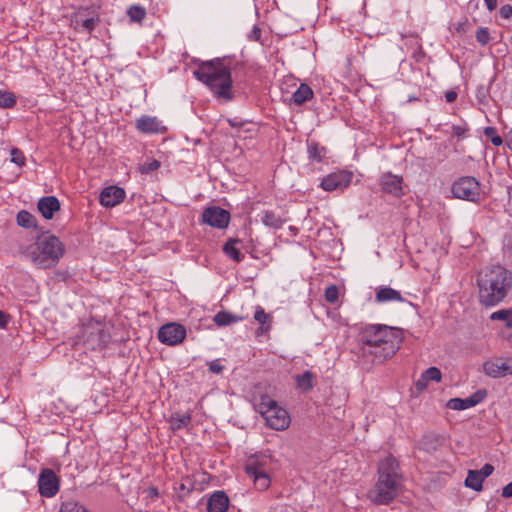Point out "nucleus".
<instances>
[{
	"label": "nucleus",
	"mask_w": 512,
	"mask_h": 512,
	"mask_svg": "<svg viewBox=\"0 0 512 512\" xmlns=\"http://www.w3.org/2000/svg\"><path fill=\"white\" fill-rule=\"evenodd\" d=\"M10 321V316L5 312L0 310V328H6Z\"/></svg>",
	"instance_id": "obj_49"
},
{
	"label": "nucleus",
	"mask_w": 512,
	"mask_h": 512,
	"mask_svg": "<svg viewBox=\"0 0 512 512\" xmlns=\"http://www.w3.org/2000/svg\"><path fill=\"white\" fill-rule=\"evenodd\" d=\"M352 180V174L347 171H337L325 176L320 183V187L325 191L342 190L349 186Z\"/></svg>",
	"instance_id": "obj_12"
},
{
	"label": "nucleus",
	"mask_w": 512,
	"mask_h": 512,
	"mask_svg": "<svg viewBox=\"0 0 512 512\" xmlns=\"http://www.w3.org/2000/svg\"><path fill=\"white\" fill-rule=\"evenodd\" d=\"M98 21L97 16L86 17L82 12H78L72 22L75 29L90 33L94 30Z\"/></svg>",
	"instance_id": "obj_22"
},
{
	"label": "nucleus",
	"mask_w": 512,
	"mask_h": 512,
	"mask_svg": "<svg viewBox=\"0 0 512 512\" xmlns=\"http://www.w3.org/2000/svg\"><path fill=\"white\" fill-rule=\"evenodd\" d=\"M489 11H492L497 6V0H484Z\"/></svg>",
	"instance_id": "obj_53"
},
{
	"label": "nucleus",
	"mask_w": 512,
	"mask_h": 512,
	"mask_svg": "<svg viewBox=\"0 0 512 512\" xmlns=\"http://www.w3.org/2000/svg\"><path fill=\"white\" fill-rule=\"evenodd\" d=\"M191 422L189 413H174L169 418V424L172 430H180L186 428Z\"/></svg>",
	"instance_id": "obj_25"
},
{
	"label": "nucleus",
	"mask_w": 512,
	"mask_h": 512,
	"mask_svg": "<svg viewBox=\"0 0 512 512\" xmlns=\"http://www.w3.org/2000/svg\"><path fill=\"white\" fill-rule=\"evenodd\" d=\"M484 373L492 378H502L507 375H512V357L504 361L499 359L488 360L483 364Z\"/></svg>",
	"instance_id": "obj_14"
},
{
	"label": "nucleus",
	"mask_w": 512,
	"mask_h": 512,
	"mask_svg": "<svg viewBox=\"0 0 512 512\" xmlns=\"http://www.w3.org/2000/svg\"><path fill=\"white\" fill-rule=\"evenodd\" d=\"M224 366L221 365L219 360H214L209 363V370L214 374H219L223 371Z\"/></svg>",
	"instance_id": "obj_46"
},
{
	"label": "nucleus",
	"mask_w": 512,
	"mask_h": 512,
	"mask_svg": "<svg viewBox=\"0 0 512 512\" xmlns=\"http://www.w3.org/2000/svg\"><path fill=\"white\" fill-rule=\"evenodd\" d=\"M85 508L77 502L68 501L61 505L60 512H82Z\"/></svg>",
	"instance_id": "obj_41"
},
{
	"label": "nucleus",
	"mask_w": 512,
	"mask_h": 512,
	"mask_svg": "<svg viewBox=\"0 0 512 512\" xmlns=\"http://www.w3.org/2000/svg\"><path fill=\"white\" fill-rule=\"evenodd\" d=\"M499 12L502 18L509 19L512 16V6L503 5Z\"/></svg>",
	"instance_id": "obj_47"
},
{
	"label": "nucleus",
	"mask_w": 512,
	"mask_h": 512,
	"mask_svg": "<svg viewBox=\"0 0 512 512\" xmlns=\"http://www.w3.org/2000/svg\"><path fill=\"white\" fill-rule=\"evenodd\" d=\"M469 130V127L466 123L463 124H454L451 126V134L457 138H464Z\"/></svg>",
	"instance_id": "obj_38"
},
{
	"label": "nucleus",
	"mask_w": 512,
	"mask_h": 512,
	"mask_svg": "<svg viewBox=\"0 0 512 512\" xmlns=\"http://www.w3.org/2000/svg\"><path fill=\"white\" fill-rule=\"evenodd\" d=\"M186 337V329L179 323H167L158 332L159 340L167 345L174 346L181 343Z\"/></svg>",
	"instance_id": "obj_11"
},
{
	"label": "nucleus",
	"mask_w": 512,
	"mask_h": 512,
	"mask_svg": "<svg viewBox=\"0 0 512 512\" xmlns=\"http://www.w3.org/2000/svg\"><path fill=\"white\" fill-rule=\"evenodd\" d=\"M484 135L490 139L494 146H500L503 143L502 138L497 134V130L494 127H486L484 129Z\"/></svg>",
	"instance_id": "obj_37"
},
{
	"label": "nucleus",
	"mask_w": 512,
	"mask_h": 512,
	"mask_svg": "<svg viewBox=\"0 0 512 512\" xmlns=\"http://www.w3.org/2000/svg\"><path fill=\"white\" fill-rule=\"evenodd\" d=\"M506 144H507L508 148L512 151V129L510 130V132L507 135Z\"/></svg>",
	"instance_id": "obj_54"
},
{
	"label": "nucleus",
	"mask_w": 512,
	"mask_h": 512,
	"mask_svg": "<svg viewBox=\"0 0 512 512\" xmlns=\"http://www.w3.org/2000/svg\"><path fill=\"white\" fill-rule=\"evenodd\" d=\"M483 479L477 473V470H469L465 479V485L474 491H481L483 488Z\"/></svg>",
	"instance_id": "obj_30"
},
{
	"label": "nucleus",
	"mask_w": 512,
	"mask_h": 512,
	"mask_svg": "<svg viewBox=\"0 0 512 512\" xmlns=\"http://www.w3.org/2000/svg\"><path fill=\"white\" fill-rule=\"evenodd\" d=\"M403 474L395 457L388 455L377 467V481L367 492V498L376 505H389L403 488Z\"/></svg>",
	"instance_id": "obj_2"
},
{
	"label": "nucleus",
	"mask_w": 512,
	"mask_h": 512,
	"mask_svg": "<svg viewBox=\"0 0 512 512\" xmlns=\"http://www.w3.org/2000/svg\"><path fill=\"white\" fill-rule=\"evenodd\" d=\"M84 343L87 349H104L109 335L102 329L100 323H88L83 327Z\"/></svg>",
	"instance_id": "obj_8"
},
{
	"label": "nucleus",
	"mask_w": 512,
	"mask_h": 512,
	"mask_svg": "<svg viewBox=\"0 0 512 512\" xmlns=\"http://www.w3.org/2000/svg\"><path fill=\"white\" fill-rule=\"evenodd\" d=\"M230 218V213L219 206L207 207L202 213L203 223L217 229L226 228Z\"/></svg>",
	"instance_id": "obj_10"
},
{
	"label": "nucleus",
	"mask_w": 512,
	"mask_h": 512,
	"mask_svg": "<svg viewBox=\"0 0 512 512\" xmlns=\"http://www.w3.org/2000/svg\"><path fill=\"white\" fill-rule=\"evenodd\" d=\"M441 380V371L437 367H429L426 369L416 381V388L420 391L424 390L429 381L439 382Z\"/></svg>",
	"instance_id": "obj_23"
},
{
	"label": "nucleus",
	"mask_w": 512,
	"mask_h": 512,
	"mask_svg": "<svg viewBox=\"0 0 512 512\" xmlns=\"http://www.w3.org/2000/svg\"><path fill=\"white\" fill-rule=\"evenodd\" d=\"M405 298L401 293L389 286H379L376 288L375 302L379 304L389 302H405Z\"/></svg>",
	"instance_id": "obj_19"
},
{
	"label": "nucleus",
	"mask_w": 512,
	"mask_h": 512,
	"mask_svg": "<svg viewBox=\"0 0 512 512\" xmlns=\"http://www.w3.org/2000/svg\"><path fill=\"white\" fill-rule=\"evenodd\" d=\"M262 222L264 225L274 229H279L283 225V220L278 215L271 211H266L264 213L262 217Z\"/></svg>",
	"instance_id": "obj_34"
},
{
	"label": "nucleus",
	"mask_w": 512,
	"mask_h": 512,
	"mask_svg": "<svg viewBox=\"0 0 512 512\" xmlns=\"http://www.w3.org/2000/svg\"><path fill=\"white\" fill-rule=\"evenodd\" d=\"M479 303L494 307L504 301L512 289V273L501 265L481 269L476 276Z\"/></svg>",
	"instance_id": "obj_1"
},
{
	"label": "nucleus",
	"mask_w": 512,
	"mask_h": 512,
	"mask_svg": "<svg viewBox=\"0 0 512 512\" xmlns=\"http://www.w3.org/2000/svg\"><path fill=\"white\" fill-rule=\"evenodd\" d=\"M241 320V317L227 311H220L214 316V322L218 326H227L237 323Z\"/></svg>",
	"instance_id": "obj_27"
},
{
	"label": "nucleus",
	"mask_w": 512,
	"mask_h": 512,
	"mask_svg": "<svg viewBox=\"0 0 512 512\" xmlns=\"http://www.w3.org/2000/svg\"><path fill=\"white\" fill-rule=\"evenodd\" d=\"M452 193L454 197L470 202H478L482 196L481 185L472 176L457 179L452 185Z\"/></svg>",
	"instance_id": "obj_7"
},
{
	"label": "nucleus",
	"mask_w": 512,
	"mask_h": 512,
	"mask_svg": "<svg viewBox=\"0 0 512 512\" xmlns=\"http://www.w3.org/2000/svg\"><path fill=\"white\" fill-rule=\"evenodd\" d=\"M313 374L310 371H305L295 377L296 385L299 389L307 392L313 388L312 384Z\"/></svg>",
	"instance_id": "obj_31"
},
{
	"label": "nucleus",
	"mask_w": 512,
	"mask_h": 512,
	"mask_svg": "<svg viewBox=\"0 0 512 512\" xmlns=\"http://www.w3.org/2000/svg\"><path fill=\"white\" fill-rule=\"evenodd\" d=\"M339 296L338 287L330 285L325 289V299L327 302L334 304L337 302Z\"/></svg>",
	"instance_id": "obj_39"
},
{
	"label": "nucleus",
	"mask_w": 512,
	"mask_h": 512,
	"mask_svg": "<svg viewBox=\"0 0 512 512\" xmlns=\"http://www.w3.org/2000/svg\"><path fill=\"white\" fill-rule=\"evenodd\" d=\"M159 167H160V162L153 159V160H149V161H146L145 163H143L140 167V171L143 174H148V173H151V172L157 170Z\"/></svg>",
	"instance_id": "obj_42"
},
{
	"label": "nucleus",
	"mask_w": 512,
	"mask_h": 512,
	"mask_svg": "<svg viewBox=\"0 0 512 512\" xmlns=\"http://www.w3.org/2000/svg\"><path fill=\"white\" fill-rule=\"evenodd\" d=\"M476 40L481 45H486L490 40V34L487 28L481 27L476 31Z\"/></svg>",
	"instance_id": "obj_43"
},
{
	"label": "nucleus",
	"mask_w": 512,
	"mask_h": 512,
	"mask_svg": "<svg viewBox=\"0 0 512 512\" xmlns=\"http://www.w3.org/2000/svg\"><path fill=\"white\" fill-rule=\"evenodd\" d=\"M127 14L131 21L141 22L146 16V11L143 7L139 5H133L129 7V9L127 10Z\"/></svg>",
	"instance_id": "obj_35"
},
{
	"label": "nucleus",
	"mask_w": 512,
	"mask_h": 512,
	"mask_svg": "<svg viewBox=\"0 0 512 512\" xmlns=\"http://www.w3.org/2000/svg\"><path fill=\"white\" fill-rule=\"evenodd\" d=\"M17 224L20 227L29 229L35 228L37 226V220L34 215L26 210H21L17 213L16 216Z\"/></svg>",
	"instance_id": "obj_28"
},
{
	"label": "nucleus",
	"mask_w": 512,
	"mask_h": 512,
	"mask_svg": "<svg viewBox=\"0 0 512 512\" xmlns=\"http://www.w3.org/2000/svg\"><path fill=\"white\" fill-rule=\"evenodd\" d=\"M39 212L45 219H51L60 208L59 200L55 196L42 197L37 204Z\"/></svg>",
	"instance_id": "obj_20"
},
{
	"label": "nucleus",
	"mask_w": 512,
	"mask_h": 512,
	"mask_svg": "<svg viewBox=\"0 0 512 512\" xmlns=\"http://www.w3.org/2000/svg\"><path fill=\"white\" fill-rule=\"evenodd\" d=\"M261 35V31L257 26H254L251 33L248 35L249 40L257 41L259 40Z\"/></svg>",
	"instance_id": "obj_50"
},
{
	"label": "nucleus",
	"mask_w": 512,
	"mask_h": 512,
	"mask_svg": "<svg viewBox=\"0 0 512 512\" xmlns=\"http://www.w3.org/2000/svg\"><path fill=\"white\" fill-rule=\"evenodd\" d=\"M380 186L383 192L388 193L394 197H401L404 195L403 178L387 172L380 177Z\"/></svg>",
	"instance_id": "obj_16"
},
{
	"label": "nucleus",
	"mask_w": 512,
	"mask_h": 512,
	"mask_svg": "<svg viewBox=\"0 0 512 512\" xmlns=\"http://www.w3.org/2000/svg\"><path fill=\"white\" fill-rule=\"evenodd\" d=\"M245 470L247 474H256L257 471L269 473V459L262 455L252 456L248 460Z\"/></svg>",
	"instance_id": "obj_21"
},
{
	"label": "nucleus",
	"mask_w": 512,
	"mask_h": 512,
	"mask_svg": "<svg viewBox=\"0 0 512 512\" xmlns=\"http://www.w3.org/2000/svg\"><path fill=\"white\" fill-rule=\"evenodd\" d=\"M248 476L253 479L255 487L258 490L264 491L270 487L271 479L269 473L257 471L256 474H248Z\"/></svg>",
	"instance_id": "obj_29"
},
{
	"label": "nucleus",
	"mask_w": 512,
	"mask_h": 512,
	"mask_svg": "<svg viewBox=\"0 0 512 512\" xmlns=\"http://www.w3.org/2000/svg\"><path fill=\"white\" fill-rule=\"evenodd\" d=\"M63 253L64 246L56 236H44L38 239L29 255L35 266L50 268L59 261Z\"/></svg>",
	"instance_id": "obj_5"
},
{
	"label": "nucleus",
	"mask_w": 512,
	"mask_h": 512,
	"mask_svg": "<svg viewBox=\"0 0 512 512\" xmlns=\"http://www.w3.org/2000/svg\"><path fill=\"white\" fill-rule=\"evenodd\" d=\"M494 471V467L491 464H485L480 470H477V473L480 477L485 480L488 476H490Z\"/></svg>",
	"instance_id": "obj_45"
},
{
	"label": "nucleus",
	"mask_w": 512,
	"mask_h": 512,
	"mask_svg": "<svg viewBox=\"0 0 512 512\" xmlns=\"http://www.w3.org/2000/svg\"><path fill=\"white\" fill-rule=\"evenodd\" d=\"M487 397L485 389H479L467 398H451L447 402V407L456 411H463L480 404Z\"/></svg>",
	"instance_id": "obj_13"
},
{
	"label": "nucleus",
	"mask_w": 512,
	"mask_h": 512,
	"mask_svg": "<svg viewBox=\"0 0 512 512\" xmlns=\"http://www.w3.org/2000/svg\"><path fill=\"white\" fill-rule=\"evenodd\" d=\"M145 492L147 494V498H149L152 501L159 497V491L154 486L149 487Z\"/></svg>",
	"instance_id": "obj_48"
},
{
	"label": "nucleus",
	"mask_w": 512,
	"mask_h": 512,
	"mask_svg": "<svg viewBox=\"0 0 512 512\" xmlns=\"http://www.w3.org/2000/svg\"><path fill=\"white\" fill-rule=\"evenodd\" d=\"M229 123H230L231 126H235L236 125V121L229 120Z\"/></svg>",
	"instance_id": "obj_55"
},
{
	"label": "nucleus",
	"mask_w": 512,
	"mask_h": 512,
	"mask_svg": "<svg viewBox=\"0 0 512 512\" xmlns=\"http://www.w3.org/2000/svg\"><path fill=\"white\" fill-rule=\"evenodd\" d=\"M11 161L21 167L25 164V156L21 150L13 148L11 150Z\"/></svg>",
	"instance_id": "obj_44"
},
{
	"label": "nucleus",
	"mask_w": 512,
	"mask_h": 512,
	"mask_svg": "<svg viewBox=\"0 0 512 512\" xmlns=\"http://www.w3.org/2000/svg\"><path fill=\"white\" fill-rule=\"evenodd\" d=\"M194 77L202 82L217 98L233 99L231 67L226 59L215 58L202 62L193 71Z\"/></svg>",
	"instance_id": "obj_3"
},
{
	"label": "nucleus",
	"mask_w": 512,
	"mask_h": 512,
	"mask_svg": "<svg viewBox=\"0 0 512 512\" xmlns=\"http://www.w3.org/2000/svg\"><path fill=\"white\" fill-rule=\"evenodd\" d=\"M241 243L242 241L238 238H230L223 246L224 253L235 262H241L244 259V254L237 247Z\"/></svg>",
	"instance_id": "obj_24"
},
{
	"label": "nucleus",
	"mask_w": 512,
	"mask_h": 512,
	"mask_svg": "<svg viewBox=\"0 0 512 512\" xmlns=\"http://www.w3.org/2000/svg\"><path fill=\"white\" fill-rule=\"evenodd\" d=\"M229 123H230L231 126H235L236 125V121L229 120Z\"/></svg>",
	"instance_id": "obj_56"
},
{
	"label": "nucleus",
	"mask_w": 512,
	"mask_h": 512,
	"mask_svg": "<svg viewBox=\"0 0 512 512\" xmlns=\"http://www.w3.org/2000/svg\"><path fill=\"white\" fill-rule=\"evenodd\" d=\"M60 488L59 478L52 469L44 468L38 477V489L41 496L54 497Z\"/></svg>",
	"instance_id": "obj_9"
},
{
	"label": "nucleus",
	"mask_w": 512,
	"mask_h": 512,
	"mask_svg": "<svg viewBox=\"0 0 512 512\" xmlns=\"http://www.w3.org/2000/svg\"><path fill=\"white\" fill-rule=\"evenodd\" d=\"M501 495L504 498L512 497V481L502 488V494Z\"/></svg>",
	"instance_id": "obj_51"
},
{
	"label": "nucleus",
	"mask_w": 512,
	"mask_h": 512,
	"mask_svg": "<svg viewBox=\"0 0 512 512\" xmlns=\"http://www.w3.org/2000/svg\"><path fill=\"white\" fill-rule=\"evenodd\" d=\"M258 411L271 429L282 431L290 425L291 420L288 412L268 397L261 399L258 404Z\"/></svg>",
	"instance_id": "obj_6"
},
{
	"label": "nucleus",
	"mask_w": 512,
	"mask_h": 512,
	"mask_svg": "<svg viewBox=\"0 0 512 512\" xmlns=\"http://www.w3.org/2000/svg\"><path fill=\"white\" fill-rule=\"evenodd\" d=\"M125 198V191L117 186H109L102 190L99 196L100 204L104 207H114Z\"/></svg>",
	"instance_id": "obj_17"
},
{
	"label": "nucleus",
	"mask_w": 512,
	"mask_h": 512,
	"mask_svg": "<svg viewBox=\"0 0 512 512\" xmlns=\"http://www.w3.org/2000/svg\"><path fill=\"white\" fill-rule=\"evenodd\" d=\"M358 340L367 346L397 352L403 341V330L384 324H366L360 328Z\"/></svg>",
	"instance_id": "obj_4"
},
{
	"label": "nucleus",
	"mask_w": 512,
	"mask_h": 512,
	"mask_svg": "<svg viewBox=\"0 0 512 512\" xmlns=\"http://www.w3.org/2000/svg\"><path fill=\"white\" fill-rule=\"evenodd\" d=\"M16 104V97L8 91H0V108H12Z\"/></svg>",
	"instance_id": "obj_36"
},
{
	"label": "nucleus",
	"mask_w": 512,
	"mask_h": 512,
	"mask_svg": "<svg viewBox=\"0 0 512 512\" xmlns=\"http://www.w3.org/2000/svg\"><path fill=\"white\" fill-rule=\"evenodd\" d=\"M313 97V90L307 84H301L293 93L292 99L295 104L302 105Z\"/></svg>",
	"instance_id": "obj_26"
},
{
	"label": "nucleus",
	"mask_w": 512,
	"mask_h": 512,
	"mask_svg": "<svg viewBox=\"0 0 512 512\" xmlns=\"http://www.w3.org/2000/svg\"><path fill=\"white\" fill-rule=\"evenodd\" d=\"M490 319L492 321H502L506 327L510 328L512 327V308L495 311L490 315Z\"/></svg>",
	"instance_id": "obj_32"
},
{
	"label": "nucleus",
	"mask_w": 512,
	"mask_h": 512,
	"mask_svg": "<svg viewBox=\"0 0 512 512\" xmlns=\"http://www.w3.org/2000/svg\"><path fill=\"white\" fill-rule=\"evenodd\" d=\"M457 98V93L455 91H448L445 93V99L447 102H454Z\"/></svg>",
	"instance_id": "obj_52"
},
{
	"label": "nucleus",
	"mask_w": 512,
	"mask_h": 512,
	"mask_svg": "<svg viewBox=\"0 0 512 512\" xmlns=\"http://www.w3.org/2000/svg\"><path fill=\"white\" fill-rule=\"evenodd\" d=\"M229 504L230 500L224 491H215L207 500V512H227Z\"/></svg>",
	"instance_id": "obj_18"
},
{
	"label": "nucleus",
	"mask_w": 512,
	"mask_h": 512,
	"mask_svg": "<svg viewBox=\"0 0 512 512\" xmlns=\"http://www.w3.org/2000/svg\"><path fill=\"white\" fill-rule=\"evenodd\" d=\"M135 128L143 134H160L167 129L162 120L150 115H142L136 119Z\"/></svg>",
	"instance_id": "obj_15"
},
{
	"label": "nucleus",
	"mask_w": 512,
	"mask_h": 512,
	"mask_svg": "<svg viewBox=\"0 0 512 512\" xmlns=\"http://www.w3.org/2000/svg\"><path fill=\"white\" fill-rule=\"evenodd\" d=\"M254 319L262 326H265L270 321V315L267 314L262 307L258 306L254 314Z\"/></svg>",
	"instance_id": "obj_40"
},
{
	"label": "nucleus",
	"mask_w": 512,
	"mask_h": 512,
	"mask_svg": "<svg viewBox=\"0 0 512 512\" xmlns=\"http://www.w3.org/2000/svg\"><path fill=\"white\" fill-rule=\"evenodd\" d=\"M307 152L310 159L320 162L325 156L326 149L324 147H320L317 142L312 141L308 143Z\"/></svg>",
	"instance_id": "obj_33"
}]
</instances>
